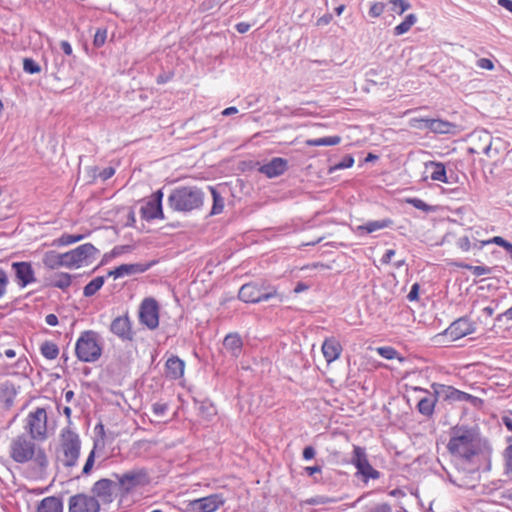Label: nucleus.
<instances>
[{
	"instance_id": "nucleus-22",
	"label": "nucleus",
	"mask_w": 512,
	"mask_h": 512,
	"mask_svg": "<svg viewBox=\"0 0 512 512\" xmlns=\"http://www.w3.org/2000/svg\"><path fill=\"white\" fill-rule=\"evenodd\" d=\"M415 389L426 393V395L422 397L418 402L417 408L419 413H421L424 416H431L434 412L435 404L438 400V397L441 396L442 394H436L435 392L430 393L421 388Z\"/></svg>"
},
{
	"instance_id": "nucleus-21",
	"label": "nucleus",
	"mask_w": 512,
	"mask_h": 512,
	"mask_svg": "<svg viewBox=\"0 0 512 512\" xmlns=\"http://www.w3.org/2000/svg\"><path fill=\"white\" fill-rule=\"evenodd\" d=\"M150 267L151 264H122L119 267L115 268L114 270L109 271L108 276H112L115 279H117L128 275L143 273L147 271Z\"/></svg>"
},
{
	"instance_id": "nucleus-4",
	"label": "nucleus",
	"mask_w": 512,
	"mask_h": 512,
	"mask_svg": "<svg viewBox=\"0 0 512 512\" xmlns=\"http://www.w3.org/2000/svg\"><path fill=\"white\" fill-rule=\"evenodd\" d=\"M75 353L82 362L97 361L102 354L97 333L91 330L84 331L76 342Z\"/></svg>"
},
{
	"instance_id": "nucleus-32",
	"label": "nucleus",
	"mask_w": 512,
	"mask_h": 512,
	"mask_svg": "<svg viewBox=\"0 0 512 512\" xmlns=\"http://www.w3.org/2000/svg\"><path fill=\"white\" fill-rule=\"evenodd\" d=\"M417 17L415 14H409L405 20L394 28V35L399 36L408 32L411 27L416 23Z\"/></svg>"
},
{
	"instance_id": "nucleus-39",
	"label": "nucleus",
	"mask_w": 512,
	"mask_h": 512,
	"mask_svg": "<svg viewBox=\"0 0 512 512\" xmlns=\"http://www.w3.org/2000/svg\"><path fill=\"white\" fill-rule=\"evenodd\" d=\"M336 498H331L323 495H317L315 497H312L310 499L306 500V503L309 505H326L331 503H336Z\"/></svg>"
},
{
	"instance_id": "nucleus-34",
	"label": "nucleus",
	"mask_w": 512,
	"mask_h": 512,
	"mask_svg": "<svg viewBox=\"0 0 512 512\" xmlns=\"http://www.w3.org/2000/svg\"><path fill=\"white\" fill-rule=\"evenodd\" d=\"M71 284V276L68 273L55 274L51 280L50 285L60 289H66Z\"/></svg>"
},
{
	"instance_id": "nucleus-50",
	"label": "nucleus",
	"mask_w": 512,
	"mask_h": 512,
	"mask_svg": "<svg viewBox=\"0 0 512 512\" xmlns=\"http://www.w3.org/2000/svg\"><path fill=\"white\" fill-rule=\"evenodd\" d=\"M94 458H95V451L92 450L86 460V463L83 467V473L84 474H89L90 471L92 470V467H93V464H94Z\"/></svg>"
},
{
	"instance_id": "nucleus-46",
	"label": "nucleus",
	"mask_w": 512,
	"mask_h": 512,
	"mask_svg": "<svg viewBox=\"0 0 512 512\" xmlns=\"http://www.w3.org/2000/svg\"><path fill=\"white\" fill-rule=\"evenodd\" d=\"M456 246L463 252H468L472 249V243L468 236L459 237L456 241Z\"/></svg>"
},
{
	"instance_id": "nucleus-40",
	"label": "nucleus",
	"mask_w": 512,
	"mask_h": 512,
	"mask_svg": "<svg viewBox=\"0 0 512 512\" xmlns=\"http://www.w3.org/2000/svg\"><path fill=\"white\" fill-rule=\"evenodd\" d=\"M354 164V158L351 155H346L342 161L336 163L335 165L329 168V172L333 173L340 169L350 168Z\"/></svg>"
},
{
	"instance_id": "nucleus-11",
	"label": "nucleus",
	"mask_w": 512,
	"mask_h": 512,
	"mask_svg": "<svg viewBox=\"0 0 512 512\" xmlns=\"http://www.w3.org/2000/svg\"><path fill=\"white\" fill-rule=\"evenodd\" d=\"M225 503L221 494H212L206 497L192 500L187 505L189 512H215Z\"/></svg>"
},
{
	"instance_id": "nucleus-38",
	"label": "nucleus",
	"mask_w": 512,
	"mask_h": 512,
	"mask_svg": "<svg viewBox=\"0 0 512 512\" xmlns=\"http://www.w3.org/2000/svg\"><path fill=\"white\" fill-rule=\"evenodd\" d=\"M84 238L83 235H70L63 234L58 239L54 240L53 244L58 246H67L73 243H76Z\"/></svg>"
},
{
	"instance_id": "nucleus-26",
	"label": "nucleus",
	"mask_w": 512,
	"mask_h": 512,
	"mask_svg": "<svg viewBox=\"0 0 512 512\" xmlns=\"http://www.w3.org/2000/svg\"><path fill=\"white\" fill-rule=\"evenodd\" d=\"M38 512H62L63 503L60 498L49 496L44 498L38 505Z\"/></svg>"
},
{
	"instance_id": "nucleus-45",
	"label": "nucleus",
	"mask_w": 512,
	"mask_h": 512,
	"mask_svg": "<svg viewBox=\"0 0 512 512\" xmlns=\"http://www.w3.org/2000/svg\"><path fill=\"white\" fill-rule=\"evenodd\" d=\"M377 352L385 359H394L397 357V351L392 347H379L377 348Z\"/></svg>"
},
{
	"instance_id": "nucleus-23",
	"label": "nucleus",
	"mask_w": 512,
	"mask_h": 512,
	"mask_svg": "<svg viewBox=\"0 0 512 512\" xmlns=\"http://www.w3.org/2000/svg\"><path fill=\"white\" fill-rule=\"evenodd\" d=\"M433 390L436 394H442L445 398L457 400V401H466L471 398V395L457 389H454L450 386L433 384Z\"/></svg>"
},
{
	"instance_id": "nucleus-48",
	"label": "nucleus",
	"mask_w": 512,
	"mask_h": 512,
	"mask_svg": "<svg viewBox=\"0 0 512 512\" xmlns=\"http://www.w3.org/2000/svg\"><path fill=\"white\" fill-rule=\"evenodd\" d=\"M107 38V31L105 29H98L94 35L93 43L96 47H101Z\"/></svg>"
},
{
	"instance_id": "nucleus-49",
	"label": "nucleus",
	"mask_w": 512,
	"mask_h": 512,
	"mask_svg": "<svg viewBox=\"0 0 512 512\" xmlns=\"http://www.w3.org/2000/svg\"><path fill=\"white\" fill-rule=\"evenodd\" d=\"M8 283L7 273L3 269H0V298L5 295Z\"/></svg>"
},
{
	"instance_id": "nucleus-17",
	"label": "nucleus",
	"mask_w": 512,
	"mask_h": 512,
	"mask_svg": "<svg viewBox=\"0 0 512 512\" xmlns=\"http://www.w3.org/2000/svg\"><path fill=\"white\" fill-rule=\"evenodd\" d=\"M475 331V325L468 318L462 317L454 321L446 330L453 340L465 337Z\"/></svg>"
},
{
	"instance_id": "nucleus-44",
	"label": "nucleus",
	"mask_w": 512,
	"mask_h": 512,
	"mask_svg": "<svg viewBox=\"0 0 512 512\" xmlns=\"http://www.w3.org/2000/svg\"><path fill=\"white\" fill-rule=\"evenodd\" d=\"M384 10L385 4L383 2H374L369 9V15L373 18H377L383 14Z\"/></svg>"
},
{
	"instance_id": "nucleus-28",
	"label": "nucleus",
	"mask_w": 512,
	"mask_h": 512,
	"mask_svg": "<svg viewBox=\"0 0 512 512\" xmlns=\"http://www.w3.org/2000/svg\"><path fill=\"white\" fill-rule=\"evenodd\" d=\"M426 169L431 170L430 177L432 180L447 182L446 169L444 164L439 162H430L426 164Z\"/></svg>"
},
{
	"instance_id": "nucleus-31",
	"label": "nucleus",
	"mask_w": 512,
	"mask_h": 512,
	"mask_svg": "<svg viewBox=\"0 0 512 512\" xmlns=\"http://www.w3.org/2000/svg\"><path fill=\"white\" fill-rule=\"evenodd\" d=\"M341 142L340 136H329L322 137L317 139H308L306 140L307 146H334Z\"/></svg>"
},
{
	"instance_id": "nucleus-35",
	"label": "nucleus",
	"mask_w": 512,
	"mask_h": 512,
	"mask_svg": "<svg viewBox=\"0 0 512 512\" xmlns=\"http://www.w3.org/2000/svg\"><path fill=\"white\" fill-rule=\"evenodd\" d=\"M104 277L103 276H98L96 278H94L92 281H90L83 289V294L85 297H91L93 296L94 294H96V292L98 290H100V288L103 286L104 284Z\"/></svg>"
},
{
	"instance_id": "nucleus-57",
	"label": "nucleus",
	"mask_w": 512,
	"mask_h": 512,
	"mask_svg": "<svg viewBox=\"0 0 512 512\" xmlns=\"http://www.w3.org/2000/svg\"><path fill=\"white\" fill-rule=\"evenodd\" d=\"M371 512H392V509L388 503H381L376 505Z\"/></svg>"
},
{
	"instance_id": "nucleus-47",
	"label": "nucleus",
	"mask_w": 512,
	"mask_h": 512,
	"mask_svg": "<svg viewBox=\"0 0 512 512\" xmlns=\"http://www.w3.org/2000/svg\"><path fill=\"white\" fill-rule=\"evenodd\" d=\"M406 202L411 204L415 208L425 211V212L431 210V207L428 204H426L424 201H422L421 199H418V198H409L406 200Z\"/></svg>"
},
{
	"instance_id": "nucleus-2",
	"label": "nucleus",
	"mask_w": 512,
	"mask_h": 512,
	"mask_svg": "<svg viewBox=\"0 0 512 512\" xmlns=\"http://www.w3.org/2000/svg\"><path fill=\"white\" fill-rule=\"evenodd\" d=\"M34 440L24 434L14 437L9 445L11 459L19 464L34 461L38 466L46 467L47 456L43 449L36 446Z\"/></svg>"
},
{
	"instance_id": "nucleus-53",
	"label": "nucleus",
	"mask_w": 512,
	"mask_h": 512,
	"mask_svg": "<svg viewBox=\"0 0 512 512\" xmlns=\"http://www.w3.org/2000/svg\"><path fill=\"white\" fill-rule=\"evenodd\" d=\"M153 412L157 416H162L167 410V405L162 403H155L152 406Z\"/></svg>"
},
{
	"instance_id": "nucleus-42",
	"label": "nucleus",
	"mask_w": 512,
	"mask_h": 512,
	"mask_svg": "<svg viewBox=\"0 0 512 512\" xmlns=\"http://www.w3.org/2000/svg\"><path fill=\"white\" fill-rule=\"evenodd\" d=\"M460 267L470 270L472 274L475 276H482L491 273V268L486 266H472L469 264H461Z\"/></svg>"
},
{
	"instance_id": "nucleus-41",
	"label": "nucleus",
	"mask_w": 512,
	"mask_h": 512,
	"mask_svg": "<svg viewBox=\"0 0 512 512\" xmlns=\"http://www.w3.org/2000/svg\"><path fill=\"white\" fill-rule=\"evenodd\" d=\"M23 69L26 73L36 74L41 71V67L32 58H25L23 60Z\"/></svg>"
},
{
	"instance_id": "nucleus-51",
	"label": "nucleus",
	"mask_w": 512,
	"mask_h": 512,
	"mask_svg": "<svg viewBox=\"0 0 512 512\" xmlns=\"http://www.w3.org/2000/svg\"><path fill=\"white\" fill-rule=\"evenodd\" d=\"M476 64H477V67H479L481 69H486V70H493L494 69L493 62L490 59H487V58L479 59Z\"/></svg>"
},
{
	"instance_id": "nucleus-9",
	"label": "nucleus",
	"mask_w": 512,
	"mask_h": 512,
	"mask_svg": "<svg viewBox=\"0 0 512 512\" xmlns=\"http://www.w3.org/2000/svg\"><path fill=\"white\" fill-rule=\"evenodd\" d=\"M351 463L356 467L357 474L361 475L364 481L378 479L380 477L379 471L374 469L369 463L366 450L363 447L354 446Z\"/></svg>"
},
{
	"instance_id": "nucleus-1",
	"label": "nucleus",
	"mask_w": 512,
	"mask_h": 512,
	"mask_svg": "<svg viewBox=\"0 0 512 512\" xmlns=\"http://www.w3.org/2000/svg\"><path fill=\"white\" fill-rule=\"evenodd\" d=\"M479 444L476 428L455 426L451 429L447 449L452 455L469 460L478 453Z\"/></svg>"
},
{
	"instance_id": "nucleus-13",
	"label": "nucleus",
	"mask_w": 512,
	"mask_h": 512,
	"mask_svg": "<svg viewBox=\"0 0 512 512\" xmlns=\"http://www.w3.org/2000/svg\"><path fill=\"white\" fill-rule=\"evenodd\" d=\"M100 505L95 497L77 494L69 499L68 512H99Z\"/></svg>"
},
{
	"instance_id": "nucleus-58",
	"label": "nucleus",
	"mask_w": 512,
	"mask_h": 512,
	"mask_svg": "<svg viewBox=\"0 0 512 512\" xmlns=\"http://www.w3.org/2000/svg\"><path fill=\"white\" fill-rule=\"evenodd\" d=\"M115 173V170L112 168V167H108V168H105L101 173H100V177L103 179V180H107L109 179L110 177H112Z\"/></svg>"
},
{
	"instance_id": "nucleus-62",
	"label": "nucleus",
	"mask_w": 512,
	"mask_h": 512,
	"mask_svg": "<svg viewBox=\"0 0 512 512\" xmlns=\"http://www.w3.org/2000/svg\"><path fill=\"white\" fill-rule=\"evenodd\" d=\"M60 46L66 55L72 54V47L68 41H61Z\"/></svg>"
},
{
	"instance_id": "nucleus-30",
	"label": "nucleus",
	"mask_w": 512,
	"mask_h": 512,
	"mask_svg": "<svg viewBox=\"0 0 512 512\" xmlns=\"http://www.w3.org/2000/svg\"><path fill=\"white\" fill-rule=\"evenodd\" d=\"M223 346L230 351L232 355L237 356L242 347L241 338L237 334H229L224 338Z\"/></svg>"
},
{
	"instance_id": "nucleus-54",
	"label": "nucleus",
	"mask_w": 512,
	"mask_h": 512,
	"mask_svg": "<svg viewBox=\"0 0 512 512\" xmlns=\"http://www.w3.org/2000/svg\"><path fill=\"white\" fill-rule=\"evenodd\" d=\"M505 458H506L507 469L512 471V445H510L506 448Z\"/></svg>"
},
{
	"instance_id": "nucleus-5",
	"label": "nucleus",
	"mask_w": 512,
	"mask_h": 512,
	"mask_svg": "<svg viewBox=\"0 0 512 512\" xmlns=\"http://www.w3.org/2000/svg\"><path fill=\"white\" fill-rule=\"evenodd\" d=\"M61 462L66 467H73L76 465L80 455L81 442L77 433L72 431L69 427L61 430Z\"/></svg>"
},
{
	"instance_id": "nucleus-10",
	"label": "nucleus",
	"mask_w": 512,
	"mask_h": 512,
	"mask_svg": "<svg viewBox=\"0 0 512 512\" xmlns=\"http://www.w3.org/2000/svg\"><path fill=\"white\" fill-rule=\"evenodd\" d=\"M139 321L153 330L159 325L158 304L153 298H146L142 301L139 309Z\"/></svg>"
},
{
	"instance_id": "nucleus-60",
	"label": "nucleus",
	"mask_w": 512,
	"mask_h": 512,
	"mask_svg": "<svg viewBox=\"0 0 512 512\" xmlns=\"http://www.w3.org/2000/svg\"><path fill=\"white\" fill-rule=\"evenodd\" d=\"M394 255H395V250H393V249L387 250L381 259L382 263L388 264Z\"/></svg>"
},
{
	"instance_id": "nucleus-18",
	"label": "nucleus",
	"mask_w": 512,
	"mask_h": 512,
	"mask_svg": "<svg viewBox=\"0 0 512 512\" xmlns=\"http://www.w3.org/2000/svg\"><path fill=\"white\" fill-rule=\"evenodd\" d=\"M162 197L163 193L158 190L153 194V199L150 200L145 206L141 208L142 217L146 220H152L156 218H163L162 211Z\"/></svg>"
},
{
	"instance_id": "nucleus-56",
	"label": "nucleus",
	"mask_w": 512,
	"mask_h": 512,
	"mask_svg": "<svg viewBox=\"0 0 512 512\" xmlns=\"http://www.w3.org/2000/svg\"><path fill=\"white\" fill-rule=\"evenodd\" d=\"M315 454H316V451L312 446H306L303 450V458L305 460H310V459L314 458Z\"/></svg>"
},
{
	"instance_id": "nucleus-8",
	"label": "nucleus",
	"mask_w": 512,
	"mask_h": 512,
	"mask_svg": "<svg viewBox=\"0 0 512 512\" xmlns=\"http://www.w3.org/2000/svg\"><path fill=\"white\" fill-rule=\"evenodd\" d=\"M278 296L276 288L257 283L244 284L239 290V299L246 303H258Z\"/></svg>"
},
{
	"instance_id": "nucleus-29",
	"label": "nucleus",
	"mask_w": 512,
	"mask_h": 512,
	"mask_svg": "<svg viewBox=\"0 0 512 512\" xmlns=\"http://www.w3.org/2000/svg\"><path fill=\"white\" fill-rule=\"evenodd\" d=\"M393 221L391 219H382V220H375V221H369L364 225H360L357 227L358 231H365L366 233H372L377 230H381L387 227H390L392 225Z\"/></svg>"
},
{
	"instance_id": "nucleus-63",
	"label": "nucleus",
	"mask_w": 512,
	"mask_h": 512,
	"mask_svg": "<svg viewBox=\"0 0 512 512\" xmlns=\"http://www.w3.org/2000/svg\"><path fill=\"white\" fill-rule=\"evenodd\" d=\"M498 4L512 13V0H498Z\"/></svg>"
},
{
	"instance_id": "nucleus-14",
	"label": "nucleus",
	"mask_w": 512,
	"mask_h": 512,
	"mask_svg": "<svg viewBox=\"0 0 512 512\" xmlns=\"http://www.w3.org/2000/svg\"><path fill=\"white\" fill-rule=\"evenodd\" d=\"M412 122L414 123L413 126L419 129H429L430 131L434 133H441V134H448V133H454L456 129V125L444 121L441 119H413Z\"/></svg>"
},
{
	"instance_id": "nucleus-15",
	"label": "nucleus",
	"mask_w": 512,
	"mask_h": 512,
	"mask_svg": "<svg viewBox=\"0 0 512 512\" xmlns=\"http://www.w3.org/2000/svg\"><path fill=\"white\" fill-rule=\"evenodd\" d=\"M118 484L111 479H100L92 487L93 497H97L103 503H111Z\"/></svg>"
},
{
	"instance_id": "nucleus-19",
	"label": "nucleus",
	"mask_w": 512,
	"mask_h": 512,
	"mask_svg": "<svg viewBox=\"0 0 512 512\" xmlns=\"http://www.w3.org/2000/svg\"><path fill=\"white\" fill-rule=\"evenodd\" d=\"M12 268L15 271L18 284L24 288L36 281L34 270L29 262H14Z\"/></svg>"
},
{
	"instance_id": "nucleus-7",
	"label": "nucleus",
	"mask_w": 512,
	"mask_h": 512,
	"mask_svg": "<svg viewBox=\"0 0 512 512\" xmlns=\"http://www.w3.org/2000/svg\"><path fill=\"white\" fill-rule=\"evenodd\" d=\"M25 430L32 439L43 441L47 438V412L44 408L37 407L27 415Z\"/></svg>"
},
{
	"instance_id": "nucleus-37",
	"label": "nucleus",
	"mask_w": 512,
	"mask_h": 512,
	"mask_svg": "<svg viewBox=\"0 0 512 512\" xmlns=\"http://www.w3.org/2000/svg\"><path fill=\"white\" fill-rule=\"evenodd\" d=\"M491 243H494V244H497V245L503 247L512 256V243L506 241L504 238H502L500 236H495L492 239L482 241L481 245L479 246V249H482L483 246L491 244Z\"/></svg>"
},
{
	"instance_id": "nucleus-61",
	"label": "nucleus",
	"mask_w": 512,
	"mask_h": 512,
	"mask_svg": "<svg viewBox=\"0 0 512 512\" xmlns=\"http://www.w3.org/2000/svg\"><path fill=\"white\" fill-rule=\"evenodd\" d=\"M45 320L46 323L50 326H56L58 324V318L55 314H48Z\"/></svg>"
},
{
	"instance_id": "nucleus-36",
	"label": "nucleus",
	"mask_w": 512,
	"mask_h": 512,
	"mask_svg": "<svg viewBox=\"0 0 512 512\" xmlns=\"http://www.w3.org/2000/svg\"><path fill=\"white\" fill-rule=\"evenodd\" d=\"M40 350H41L42 355L49 360H53V359L57 358V356L59 354V349H58L57 345L50 341L44 342L41 345Z\"/></svg>"
},
{
	"instance_id": "nucleus-55",
	"label": "nucleus",
	"mask_w": 512,
	"mask_h": 512,
	"mask_svg": "<svg viewBox=\"0 0 512 512\" xmlns=\"http://www.w3.org/2000/svg\"><path fill=\"white\" fill-rule=\"evenodd\" d=\"M419 285L417 283L413 284L410 292L407 295L409 301H414L418 298Z\"/></svg>"
},
{
	"instance_id": "nucleus-33",
	"label": "nucleus",
	"mask_w": 512,
	"mask_h": 512,
	"mask_svg": "<svg viewBox=\"0 0 512 512\" xmlns=\"http://www.w3.org/2000/svg\"><path fill=\"white\" fill-rule=\"evenodd\" d=\"M213 198V205L210 211V215H218L223 212L224 209V198L217 192L213 187L209 188Z\"/></svg>"
},
{
	"instance_id": "nucleus-59",
	"label": "nucleus",
	"mask_w": 512,
	"mask_h": 512,
	"mask_svg": "<svg viewBox=\"0 0 512 512\" xmlns=\"http://www.w3.org/2000/svg\"><path fill=\"white\" fill-rule=\"evenodd\" d=\"M250 27L251 26L249 23L240 22V23L236 24L235 29L237 30V32L243 34V33H246L250 29Z\"/></svg>"
},
{
	"instance_id": "nucleus-3",
	"label": "nucleus",
	"mask_w": 512,
	"mask_h": 512,
	"mask_svg": "<svg viewBox=\"0 0 512 512\" xmlns=\"http://www.w3.org/2000/svg\"><path fill=\"white\" fill-rule=\"evenodd\" d=\"M205 194L195 186H183L172 190L168 197L169 207L178 212H192L204 205Z\"/></svg>"
},
{
	"instance_id": "nucleus-52",
	"label": "nucleus",
	"mask_w": 512,
	"mask_h": 512,
	"mask_svg": "<svg viewBox=\"0 0 512 512\" xmlns=\"http://www.w3.org/2000/svg\"><path fill=\"white\" fill-rule=\"evenodd\" d=\"M29 366L28 360L25 356L19 357L17 361L11 366L16 369H22L25 371Z\"/></svg>"
},
{
	"instance_id": "nucleus-6",
	"label": "nucleus",
	"mask_w": 512,
	"mask_h": 512,
	"mask_svg": "<svg viewBox=\"0 0 512 512\" xmlns=\"http://www.w3.org/2000/svg\"><path fill=\"white\" fill-rule=\"evenodd\" d=\"M97 253L98 250L91 243L82 244L64 253V267L71 269L90 264L95 259Z\"/></svg>"
},
{
	"instance_id": "nucleus-12",
	"label": "nucleus",
	"mask_w": 512,
	"mask_h": 512,
	"mask_svg": "<svg viewBox=\"0 0 512 512\" xmlns=\"http://www.w3.org/2000/svg\"><path fill=\"white\" fill-rule=\"evenodd\" d=\"M117 484L124 492L143 486L148 483V475L144 470H131L122 475L115 474Z\"/></svg>"
},
{
	"instance_id": "nucleus-20",
	"label": "nucleus",
	"mask_w": 512,
	"mask_h": 512,
	"mask_svg": "<svg viewBox=\"0 0 512 512\" xmlns=\"http://www.w3.org/2000/svg\"><path fill=\"white\" fill-rule=\"evenodd\" d=\"M288 169V162L281 157H275L259 168V172L268 178H275L285 173Z\"/></svg>"
},
{
	"instance_id": "nucleus-27",
	"label": "nucleus",
	"mask_w": 512,
	"mask_h": 512,
	"mask_svg": "<svg viewBox=\"0 0 512 512\" xmlns=\"http://www.w3.org/2000/svg\"><path fill=\"white\" fill-rule=\"evenodd\" d=\"M64 253H57L54 250L47 251L43 255V264L49 269L64 267Z\"/></svg>"
},
{
	"instance_id": "nucleus-16",
	"label": "nucleus",
	"mask_w": 512,
	"mask_h": 512,
	"mask_svg": "<svg viewBox=\"0 0 512 512\" xmlns=\"http://www.w3.org/2000/svg\"><path fill=\"white\" fill-rule=\"evenodd\" d=\"M110 331L123 341H132L134 337L128 315L116 317L110 325Z\"/></svg>"
},
{
	"instance_id": "nucleus-24",
	"label": "nucleus",
	"mask_w": 512,
	"mask_h": 512,
	"mask_svg": "<svg viewBox=\"0 0 512 512\" xmlns=\"http://www.w3.org/2000/svg\"><path fill=\"white\" fill-rule=\"evenodd\" d=\"M166 375L171 379H179L184 374L185 363L177 356L168 358L165 364Z\"/></svg>"
},
{
	"instance_id": "nucleus-25",
	"label": "nucleus",
	"mask_w": 512,
	"mask_h": 512,
	"mask_svg": "<svg viewBox=\"0 0 512 512\" xmlns=\"http://www.w3.org/2000/svg\"><path fill=\"white\" fill-rule=\"evenodd\" d=\"M323 355L328 363L338 359L341 353V345L335 339H326L322 345Z\"/></svg>"
},
{
	"instance_id": "nucleus-43",
	"label": "nucleus",
	"mask_w": 512,
	"mask_h": 512,
	"mask_svg": "<svg viewBox=\"0 0 512 512\" xmlns=\"http://www.w3.org/2000/svg\"><path fill=\"white\" fill-rule=\"evenodd\" d=\"M388 2L394 6V11L398 14L404 13L411 7L410 3L406 0H388Z\"/></svg>"
},
{
	"instance_id": "nucleus-64",
	"label": "nucleus",
	"mask_w": 512,
	"mask_h": 512,
	"mask_svg": "<svg viewBox=\"0 0 512 512\" xmlns=\"http://www.w3.org/2000/svg\"><path fill=\"white\" fill-rule=\"evenodd\" d=\"M502 422L506 426V428L512 432V419L509 416L504 415L502 417Z\"/></svg>"
}]
</instances>
